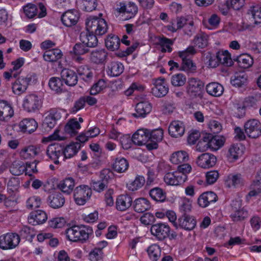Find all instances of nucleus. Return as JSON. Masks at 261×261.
<instances>
[{
    "instance_id": "3c124183",
    "label": "nucleus",
    "mask_w": 261,
    "mask_h": 261,
    "mask_svg": "<svg viewBox=\"0 0 261 261\" xmlns=\"http://www.w3.org/2000/svg\"><path fill=\"white\" fill-rule=\"evenodd\" d=\"M227 181L234 187L242 186L244 184V179L241 174H231L228 176Z\"/></svg>"
},
{
    "instance_id": "39448f33",
    "label": "nucleus",
    "mask_w": 261,
    "mask_h": 261,
    "mask_svg": "<svg viewBox=\"0 0 261 261\" xmlns=\"http://www.w3.org/2000/svg\"><path fill=\"white\" fill-rule=\"evenodd\" d=\"M20 236L14 232H9L0 237V248L3 250L12 249L20 243Z\"/></svg>"
},
{
    "instance_id": "a18cd8bd",
    "label": "nucleus",
    "mask_w": 261,
    "mask_h": 261,
    "mask_svg": "<svg viewBox=\"0 0 261 261\" xmlns=\"http://www.w3.org/2000/svg\"><path fill=\"white\" fill-rule=\"evenodd\" d=\"M149 195L152 199L159 202L164 201L166 197V193L159 187L151 189L149 191Z\"/></svg>"
},
{
    "instance_id": "a19ab883",
    "label": "nucleus",
    "mask_w": 261,
    "mask_h": 261,
    "mask_svg": "<svg viewBox=\"0 0 261 261\" xmlns=\"http://www.w3.org/2000/svg\"><path fill=\"white\" fill-rule=\"evenodd\" d=\"M49 88L57 93H60L63 92V84L62 80L57 77H53L50 79L48 82Z\"/></svg>"
},
{
    "instance_id": "f03ea898",
    "label": "nucleus",
    "mask_w": 261,
    "mask_h": 261,
    "mask_svg": "<svg viewBox=\"0 0 261 261\" xmlns=\"http://www.w3.org/2000/svg\"><path fill=\"white\" fill-rule=\"evenodd\" d=\"M226 141V138L222 135L207 133H203L202 139L198 141L196 148L200 151H204L208 148L217 150L222 147Z\"/></svg>"
},
{
    "instance_id": "09e8293b",
    "label": "nucleus",
    "mask_w": 261,
    "mask_h": 261,
    "mask_svg": "<svg viewBox=\"0 0 261 261\" xmlns=\"http://www.w3.org/2000/svg\"><path fill=\"white\" fill-rule=\"evenodd\" d=\"M240 145L238 144H232L230 146L228 150V157L234 160H237L239 156L243 154V147H240Z\"/></svg>"
},
{
    "instance_id": "de8ad7c7",
    "label": "nucleus",
    "mask_w": 261,
    "mask_h": 261,
    "mask_svg": "<svg viewBox=\"0 0 261 261\" xmlns=\"http://www.w3.org/2000/svg\"><path fill=\"white\" fill-rule=\"evenodd\" d=\"M247 14L249 18L254 20V23L257 24L261 21V7L252 6L248 10Z\"/></svg>"
},
{
    "instance_id": "58836bf2",
    "label": "nucleus",
    "mask_w": 261,
    "mask_h": 261,
    "mask_svg": "<svg viewBox=\"0 0 261 261\" xmlns=\"http://www.w3.org/2000/svg\"><path fill=\"white\" fill-rule=\"evenodd\" d=\"M238 66L244 69L250 67L253 63L252 58L248 54H243L237 58Z\"/></svg>"
},
{
    "instance_id": "5701e85b",
    "label": "nucleus",
    "mask_w": 261,
    "mask_h": 261,
    "mask_svg": "<svg viewBox=\"0 0 261 261\" xmlns=\"http://www.w3.org/2000/svg\"><path fill=\"white\" fill-rule=\"evenodd\" d=\"M108 58V53L105 49H95L90 55V61L96 64H105Z\"/></svg>"
},
{
    "instance_id": "1a4fd4ad",
    "label": "nucleus",
    "mask_w": 261,
    "mask_h": 261,
    "mask_svg": "<svg viewBox=\"0 0 261 261\" xmlns=\"http://www.w3.org/2000/svg\"><path fill=\"white\" fill-rule=\"evenodd\" d=\"M218 0V8L221 13L226 15L230 8L236 10H239L242 8L245 4V0Z\"/></svg>"
},
{
    "instance_id": "ea45409f",
    "label": "nucleus",
    "mask_w": 261,
    "mask_h": 261,
    "mask_svg": "<svg viewBox=\"0 0 261 261\" xmlns=\"http://www.w3.org/2000/svg\"><path fill=\"white\" fill-rule=\"evenodd\" d=\"M19 126L23 130H36L38 123L34 119L26 118L19 122Z\"/></svg>"
},
{
    "instance_id": "412c9836",
    "label": "nucleus",
    "mask_w": 261,
    "mask_h": 261,
    "mask_svg": "<svg viewBox=\"0 0 261 261\" xmlns=\"http://www.w3.org/2000/svg\"><path fill=\"white\" fill-rule=\"evenodd\" d=\"M62 80L69 86H75L78 81V77L75 71L69 69H64L61 73Z\"/></svg>"
},
{
    "instance_id": "a878e982",
    "label": "nucleus",
    "mask_w": 261,
    "mask_h": 261,
    "mask_svg": "<svg viewBox=\"0 0 261 261\" xmlns=\"http://www.w3.org/2000/svg\"><path fill=\"white\" fill-rule=\"evenodd\" d=\"M79 18L77 12L68 11L62 15L61 20L64 25L70 27L76 24Z\"/></svg>"
},
{
    "instance_id": "052dcab7",
    "label": "nucleus",
    "mask_w": 261,
    "mask_h": 261,
    "mask_svg": "<svg viewBox=\"0 0 261 261\" xmlns=\"http://www.w3.org/2000/svg\"><path fill=\"white\" fill-rule=\"evenodd\" d=\"M19 186V180L18 178L12 177L9 179L7 184V191L12 194L16 191Z\"/></svg>"
},
{
    "instance_id": "cd10ccee",
    "label": "nucleus",
    "mask_w": 261,
    "mask_h": 261,
    "mask_svg": "<svg viewBox=\"0 0 261 261\" xmlns=\"http://www.w3.org/2000/svg\"><path fill=\"white\" fill-rule=\"evenodd\" d=\"M14 115L11 106L4 101H0V119L7 121Z\"/></svg>"
},
{
    "instance_id": "393cba45",
    "label": "nucleus",
    "mask_w": 261,
    "mask_h": 261,
    "mask_svg": "<svg viewBox=\"0 0 261 261\" xmlns=\"http://www.w3.org/2000/svg\"><path fill=\"white\" fill-rule=\"evenodd\" d=\"M81 144L77 142H71L65 147H63V161L70 159L75 155L81 149Z\"/></svg>"
},
{
    "instance_id": "c9c22d12",
    "label": "nucleus",
    "mask_w": 261,
    "mask_h": 261,
    "mask_svg": "<svg viewBox=\"0 0 261 261\" xmlns=\"http://www.w3.org/2000/svg\"><path fill=\"white\" fill-rule=\"evenodd\" d=\"M247 82V75L245 72H237L231 79V84L236 87H241Z\"/></svg>"
},
{
    "instance_id": "f704fd0d",
    "label": "nucleus",
    "mask_w": 261,
    "mask_h": 261,
    "mask_svg": "<svg viewBox=\"0 0 261 261\" xmlns=\"http://www.w3.org/2000/svg\"><path fill=\"white\" fill-rule=\"evenodd\" d=\"M76 4L81 10L87 12L95 10L97 6L96 0H76Z\"/></svg>"
},
{
    "instance_id": "7c9ffc66",
    "label": "nucleus",
    "mask_w": 261,
    "mask_h": 261,
    "mask_svg": "<svg viewBox=\"0 0 261 261\" xmlns=\"http://www.w3.org/2000/svg\"><path fill=\"white\" fill-rule=\"evenodd\" d=\"M63 56L61 50L58 48H54L46 50L43 54L45 61L54 62L61 59Z\"/></svg>"
},
{
    "instance_id": "338daca9",
    "label": "nucleus",
    "mask_w": 261,
    "mask_h": 261,
    "mask_svg": "<svg viewBox=\"0 0 261 261\" xmlns=\"http://www.w3.org/2000/svg\"><path fill=\"white\" fill-rule=\"evenodd\" d=\"M219 176L218 172L217 170H213L207 172L205 175L206 181L208 185L214 184Z\"/></svg>"
},
{
    "instance_id": "2f4dec72",
    "label": "nucleus",
    "mask_w": 261,
    "mask_h": 261,
    "mask_svg": "<svg viewBox=\"0 0 261 261\" xmlns=\"http://www.w3.org/2000/svg\"><path fill=\"white\" fill-rule=\"evenodd\" d=\"M134 210L137 213H143L150 207L149 201L145 198L136 199L134 202Z\"/></svg>"
},
{
    "instance_id": "7ed1b4c3",
    "label": "nucleus",
    "mask_w": 261,
    "mask_h": 261,
    "mask_svg": "<svg viewBox=\"0 0 261 261\" xmlns=\"http://www.w3.org/2000/svg\"><path fill=\"white\" fill-rule=\"evenodd\" d=\"M93 232L92 227L86 225H74L67 228L65 234L67 239L73 242L84 243Z\"/></svg>"
},
{
    "instance_id": "603ef678",
    "label": "nucleus",
    "mask_w": 261,
    "mask_h": 261,
    "mask_svg": "<svg viewBox=\"0 0 261 261\" xmlns=\"http://www.w3.org/2000/svg\"><path fill=\"white\" fill-rule=\"evenodd\" d=\"M248 216V212L243 208L235 211L230 215V217L233 221H242Z\"/></svg>"
},
{
    "instance_id": "72a5a7b5",
    "label": "nucleus",
    "mask_w": 261,
    "mask_h": 261,
    "mask_svg": "<svg viewBox=\"0 0 261 261\" xmlns=\"http://www.w3.org/2000/svg\"><path fill=\"white\" fill-rule=\"evenodd\" d=\"M120 44L119 38L115 35L110 34L105 39V44L107 48L111 50H117Z\"/></svg>"
},
{
    "instance_id": "c85d7f7f",
    "label": "nucleus",
    "mask_w": 261,
    "mask_h": 261,
    "mask_svg": "<svg viewBox=\"0 0 261 261\" xmlns=\"http://www.w3.org/2000/svg\"><path fill=\"white\" fill-rule=\"evenodd\" d=\"M74 186V179L72 177H68L61 181L57 187L62 192L70 194L72 192Z\"/></svg>"
},
{
    "instance_id": "8fccbe9b",
    "label": "nucleus",
    "mask_w": 261,
    "mask_h": 261,
    "mask_svg": "<svg viewBox=\"0 0 261 261\" xmlns=\"http://www.w3.org/2000/svg\"><path fill=\"white\" fill-rule=\"evenodd\" d=\"M217 56L220 64L226 66H230L232 64L230 55L227 51H219L217 53Z\"/></svg>"
},
{
    "instance_id": "680f3d73",
    "label": "nucleus",
    "mask_w": 261,
    "mask_h": 261,
    "mask_svg": "<svg viewBox=\"0 0 261 261\" xmlns=\"http://www.w3.org/2000/svg\"><path fill=\"white\" fill-rule=\"evenodd\" d=\"M204 133L205 132H192L187 138L188 143L190 145L195 144L198 140L200 141L202 139V134Z\"/></svg>"
},
{
    "instance_id": "37998d69",
    "label": "nucleus",
    "mask_w": 261,
    "mask_h": 261,
    "mask_svg": "<svg viewBox=\"0 0 261 261\" xmlns=\"http://www.w3.org/2000/svg\"><path fill=\"white\" fill-rule=\"evenodd\" d=\"M149 258L152 261H157L161 257V250L160 246L156 244L150 245L147 249Z\"/></svg>"
},
{
    "instance_id": "69168bd1",
    "label": "nucleus",
    "mask_w": 261,
    "mask_h": 261,
    "mask_svg": "<svg viewBox=\"0 0 261 261\" xmlns=\"http://www.w3.org/2000/svg\"><path fill=\"white\" fill-rule=\"evenodd\" d=\"M88 47L82 43H76L73 48V51L75 55H82L89 52Z\"/></svg>"
},
{
    "instance_id": "5fc2aeb1",
    "label": "nucleus",
    "mask_w": 261,
    "mask_h": 261,
    "mask_svg": "<svg viewBox=\"0 0 261 261\" xmlns=\"http://www.w3.org/2000/svg\"><path fill=\"white\" fill-rule=\"evenodd\" d=\"M106 87L107 85L106 81L103 79H100L91 88L90 93L91 95H96L106 88Z\"/></svg>"
},
{
    "instance_id": "4c0bfd02",
    "label": "nucleus",
    "mask_w": 261,
    "mask_h": 261,
    "mask_svg": "<svg viewBox=\"0 0 261 261\" xmlns=\"http://www.w3.org/2000/svg\"><path fill=\"white\" fill-rule=\"evenodd\" d=\"M189 159V155L185 151H178L174 152L170 157L171 162L176 165L181 164Z\"/></svg>"
},
{
    "instance_id": "c03bdc74",
    "label": "nucleus",
    "mask_w": 261,
    "mask_h": 261,
    "mask_svg": "<svg viewBox=\"0 0 261 261\" xmlns=\"http://www.w3.org/2000/svg\"><path fill=\"white\" fill-rule=\"evenodd\" d=\"M27 88V84L22 78H18L12 85L13 92L17 95H20L24 92Z\"/></svg>"
},
{
    "instance_id": "f8f14e48",
    "label": "nucleus",
    "mask_w": 261,
    "mask_h": 261,
    "mask_svg": "<svg viewBox=\"0 0 261 261\" xmlns=\"http://www.w3.org/2000/svg\"><path fill=\"white\" fill-rule=\"evenodd\" d=\"M111 171L109 169H103L100 172V180L98 181H92L93 189L98 192H101L107 187L108 180L110 179Z\"/></svg>"
},
{
    "instance_id": "774afa93",
    "label": "nucleus",
    "mask_w": 261,
    "mask_h": 261,
    "mask_svg": "<svg viewBox=\"0 0 261 261\" xmlns=\"http://www.w3.org/2000/svg\"><path fill=\"white\" fill-rule=\"evenodd\" d=\"M40 204L41 199L37 196L30 197L27 201V207L30 209L39 207Z\"/></svg>"
},
{
    "instance_id": "4d7b16f0",
    "label": "nucleus",
    "mask_w": 261,
    "mask_h": 261,
    "mask_svg": "<svg viewBox=\"0 0 261 261\" xmlns=\"http://www.w3.org/2000/svg\"><path fill=\"white\" fill-rule=\"evenodd\" d=\"M186 82V76L181 74L178 73L172 76L171 82L175 87H180L184 85Z\"/></svg>"
},
{
    "instance_id": "6e6552de",
    "label": "nucleus",
    "mask_w": 261,
    "mask_h": 261,
    "mask_svg": "<svg viewBox=\"0 0 261 261\" xmlns=\"http://www.w3.org/2000/svg\"><path fill=\"white\" fill-rule=\"evenodd\" d=\"M22 106L28 112H34L41 107V101L37 95L33 94H29L24 97Z\"/></svg>"
},
{
    "instance_id": "aec40b11",
    "label": "nucleus",
    "mask_w": 261,
    "mask_h": 261,
    "mask_svg": "<svg viewBox=\"0 0 261 261\" xmlns=\"http://www.w3.org/2000/svg\"><path fill=\"white\" fill-rule=\"evenodd\" d=\"M217 200V196L213 192H206L201 194L198 198L197 202L201 207H206L210 204Z\"/></svg>"
},
{
    "instance_id": "864d4df0",
    "label": "nucleus",
    "mask_w": 261,
    "mask_h": 261,
    "mask_svg": "<svg viewBox=\"0 0 261 261\" xmlns=\"http://www.w3.org/2000/svg\"><path fill=\"white\" fill-rule=\"evenodd\" d=\"M25 169H26L25 174H27L28 169L25 168L24 166L21 165L17 162H14L9 168L10 172L15 176H18L22 174Z\"/></svg>"
},
{
    "instance_id": "473e14b6",
    "label": "nucleus",
    "mask_w": 261,
    "mask_h": 261,
    "mask_svg": "<svg viewBox=\"0 0 261 261\" xmlns=\"http://www.w3.org/2000/svg\"><path fill=\"white\" fill-rule=\"evenodd\" d=\"M128 166V161L124 158L119 157L116 158L112 168L118 173H123L127 170Z\"/></svg>"
},
{
    "instance_id": "e2e57ef3",
    "label": "nucleus",
    "mask_w": 261,
    "mask_h": 261,
    "mask_svg": "<svg viewBox=\"0 0 261 261\" xmlns=\"http://www.w3.org/2000/svg\"><path fill=\"white\" fill-rule=\"evenodd\" d=\"M23 10L26 16L29 18H32L37 15L38 9L36 5L29 4L23 7Z\"/></svg>"
},
{
    "instance_id": "bb28decb",
    "label": "nucleus",
    "mask_w": 261,
    "mask_h": 261,
    "mask_svg": "<svg viewBox=\"0 0 261 261\" xmlns=\"http://www.w3.org/2000/svg\"><path fill=\"white\" fill-rule=\"evenodd\" d=\"M132 197L128 195H120L116 199V209L120 211H124L132 205Z\"/></svg>"
},
{
    "instance_id": "9b49d317",
    "label": "nucleus",
    "mask_w": 261,
    "mask_h": 261,
    "mask_svg": "<svg viewBox=\"0 0 261 261\" xmlns=\"http://www.w3.org/2000/svg\"><path fill=\"white\" fill-rule=\"evenodd\" d=\"M187 179V176L180 172L174 171L168 172L164 176V181L168 185L177 186L184 183Z\"/></svg>"
},
{
    "instance_id": "20e7f679",
    "label": "nucleus",
    "mask_w": 261,
    "mask_h": 261,
    "mask_svg": "<svg viewBox=\"0 0 261 261\" xmlns=\"http://www.w3.org/2000/svg\"><path fill=\"white\" fill-rule=\"evenodd\" d=\"M86 29L96 35L101 36L107 33L108 25L103 18L90 17L86 21Z\"/></svg>"
},
{
    "instance_id": "4be33fe9",
    "label": "nucleus",
    "mask_w": 261,
    "mask_h": 261,
    "mask_svg": "<svg viewBox=\"0 0 261 261\" xmlns=\"http://www.w3.org/2000/svg\"><path fill=\"white\" fill-rule=\"evenodd\" d=\"M49 205L53 208L62 207L65 203V198L60 192H55L50 194L47 198Z\"/></svg>"
},
{
    "instance_id": "b1692460",
    "label": "nucleus",
    "mask_w": 261,
    "mask_h": 261,
    "mask_svg": "<svg viewBox=\"0 0 261 261\" xmlns=\"http://www.w3.org/2000/svg\"><path fill=\"white\" fill-rule=\"evenodd\" d=\"M152 109L151 104L147 101L138 103L136 106V113L132 115L135 117H144Z\"/></svg>"
},
{
    "instance_id": "49530a36",
    "label": "nucleus",
    "mask_w": 261,
    "mask_h": 261,
    "mask_svg": "<svg viewBox=\"0 0 261 261\" xmlns=\"http://www.w3.org/2000/svg\"><path fill=\"white\" fill-rule=\"evenodd\" d=\"M110 75L112 76H118L123 71L124 67L122 64L118 62H112L108 66Z\"/></svg>"
},
{
    "instance_id": "6e6d98bb",
    "label": "nucleus",
    "mask_w": 261,
    "mask_h": 261,
    "mask_svg": "<svg viewBox=\"0 0 261 261\" xmlns=\"http://www.w3.org/2000/svg\"><path fill=\"white\" fill-rule=\"evenodd\" d=\"M245 130H261V124L256 119L248 120L244 124Z\"/></svg>"
},
{
    "instance_id": "4468645a",
    "label": "nucleus",
    "mask_w": 261,
    "mask_h": 261,
    "mask_svg": "<svg viewBox=\"0 0 261 261\" xmlns=\"http://www.w3.org/2000/svg\"><path fill=\"white\" fill-rule=\"evenodd\" d=\"M154 86L151 89V93L156 97L165 96L168 92L169 88L165 83V79L159 78L154 80Z\"/></svg>"
},
{
    "instance_id": "c756f323",
    "label": "nucleus",
    "mask_w": 261,
    "mask_h": 261,
    "mask_svg": "<svg viewBox=\"0 0 261 261\" xmlns=\"http://www.w3.org/2000/svg\"><path fill=\"white\" fill-rule=\"evenodd\" d=\"M207 93L213 96L219 97L224 92V88L222 85L217 82H212L206 86Z\"/></svg>"
},
{
    "instance_id": "e433bc0d",
    "label": "nucleus",
    "mask_w": 261,
    "mask_h": 261,
    "mask_svg": "<svg viewBox=\"0 0 261 261\" xmlns=\"http://www.w3.org/2000/svg\"><path fill=\"white\" fill-rule=\"evenodd\" d=\"M18 235L20 236V238H21L32 242L36 235V231L33 227L24 226L19 230Z\"/></svg>"
},
{
    "instance_id": "f3484780",
    "label": "nucleus",
    "mask_w": 261,
    "mask_h": 261,
    "mask_svg": "<svg viewBox=\"0 0 261 261\" xmlns=\"http://www.w3.org/2000/svg\"><path fill=\"white\" fill-rule=\"evenodd\" d=\"M216 157L211 153H205L200 155L197 160V165L203 168L213 167L216 163Z\"/></svg>"
},
{
    "instance_id": "f257e3e1",
    "label": "nucleus",
    "mask_w": 261,
    "mask_h": 261,
    "mask_svg": "<svg viewBox=\"0 0 261 261\" xmlns=\"http://www.w3.org/2000/svg\"><path fill=\"white\" fill-rule=\"evenodd\" d=\"M163 138V132H135L132 140L139 146L145 145L148 150L158 148V143Z\"/></svg>"
},
{
    "instance_id": "a211bd4d",
    "label": "nucleus",
    "mask_w": 261,
    "mask_h": 261,
    "mask_svg": "<svg viewBox=\"0 0 261 261\" xmlns=\"http://www.w3.org/2000/svg\"><path fill=\"white\" fill-rule=\"evenodd\" d=\"M47 156L52 160L55 164H58L59 158L63 155V146L59 144H52L49 145L46 150Z\"/></svg>"
},
{
    "instance_id": "0e129e2a",
    "label": "nucleus",
    "mask_w": 261,
    "mask_h": 261,
    "mask_svg": "<svg viewBox=\"0 0 261 261\" xmlns=\"http://www.w3.org/2000/svg\"><path fill=\"white\" fill-rule=\"evenodd\" d=\"M66 220L63 217L55 218L50 220L49 222V225L53 228H61L66 224Z\"/></svg>"
},
{
    "instance_id": "bf43d9fd",
    "label": "nucleus",
    "mask_w": 261,
    "mask_h": 261,
    "mask_svg": "<svg viewBox=\"0 0 261 261\" xmlns=\"http://www.w3.org/2000/svg\"><path fill=\"white\" fill-rule=\"evenodd\" d=\"M196 53V50L194 47L192 46H190L185 50L178 51V55L182 60H188L191 59L192 57Z\"/></svg>"
},
{
    "instance_id": "0eeeda50",
    "label": "nucleus",
    "mask_w": 261,
    "mask_h": 261,
    "mask_svg": "<svg viewBox=\"0 0 261 261\" xmlns=\"http://www.w3.org/2000/svg\"><path fill=\"white\" fill-rule=\"evenodd\" d=\"M150 231L156 239L163 241L169 236L170 228L168 225L165 223H159L152 225Z\"/></svg>"
},
{
    "instance_id": "9d476101",
    "label": "nucleus",
    "mask_w": 261,
    "mask_h": 261,
    "mask_svg": "<svg viewBox=\"0 0 261 261\" xmlns=\"http://www.w3.org/2000/svg\"><path fill=\"white\" fill-rule=\"evenodd\" d=\"M188 84L187 92L190 96L194 98L200 95L204 86L202 81L196 78H191L189 79Z\"/></svg>"
},
{
    "instance_id": "ddd939ff",
    "label": "nucleus",
    "mask_w": 261,
    "mask_h": 261,
    "mask_svg": "<svg viewBox=\"0 0 261 261\" xmlns=\"http://www.w3.org/2000/svg\"><path fill=\"white\" fill-rule=\"evenodd\" d=\"M48 112L42 123V127L45 129H53L56 124L57 120L61 117L60 112L57 109H52Z\"/></svg>"
},
{
    "instance_id": "dca6fc26",
    "label": "nucleus",
    "mask_w": 261,
    "mask_h": 261,
    "mask_svg": "<svg viewBox=\"0 0 261 261\" xmlns=\"http://www.w3.org/2000/svg\"><path fill=\"white\" fill-rule=\"evenodd\" d=\"M196 225V221L192 216L183 213L178 219V226L187 230L193 229Z\"/></svg>"
},
{
    "instance_id": "79ce46f5",
    "label": "nucleus",
    "mask_w": 261,
    "mask_h": 261,
    "mask_svg": "<svg viewBox=\"0 0 261 261\" xmlns=\"http://www.w3.org/2000/svg\"><path fill=\"white\" fill-rule=\"evenodd\" d=\"M145 183L144 177L142 175H137L133 181L127 184V187L129 191H135L142 188Z\"/></svg>"
},
{
    "instance_id": "13d9d810",
    "label": "nucleus",
    "mask_w": 261,
    "mask_h": 261,
    "mask_svg": "<svg viewBox=\"0 0 261 261\" xmlns=\"http://www.w3.org/2000/svg\"><path fill=\"white\" fill-rule=\"evenodd\" d=\"M180 69L187 72H195L196 66L191 59L182 60L181 66Z\"/></svg>"
},
{
    "instance_id": "6ab92c4d",
    "label": "nucleus",
    "mask_w": 261,
    "mask_h": 261,
    "mask_svg": "<svg viewBox=\"0 0 261 261\" xmlns=\"http://www.w3.org/2000/svg\"><path fill=\"white\" fill-rule=\"evenodd\" d=\"M47 219L46 213L40 210L32 212L28 217V221L33 225H37L44 223Z\"/></svg>"
},
{
    "instance_id": "2eb2a0df",
    "label": "nucleus",
    "mask_w": 261,
    "mask_h": 261,
    "mask_svg": "<svg viewBox=\"0 0 261 261\" xmlns=\"http://www.w3.org/2000/svg\"><path fill=\"white\" fill-rule=\"evenodd\" d=\"M80 39L81 42L88 47H95L98 45L96 35L89 31L87 29L81 33Z\"/></svg>"
},
{
    "instance_id": "423d86ee",
    "label": "nucleus",
    "mask_w": 261,
    "mask_h": 261,
    "mask_svg": "<svg viewBox=\"0 0 261 261\" xmlns=\"http://www.w3.org/2000/svg\"><path fill=\"white\" fill-rule=\"evenodd\" d=\"M92 195V191L88 186L81 185L74 191V199L76 204L84 205L89 199Z\"/></svg>"
}]
</instances>
